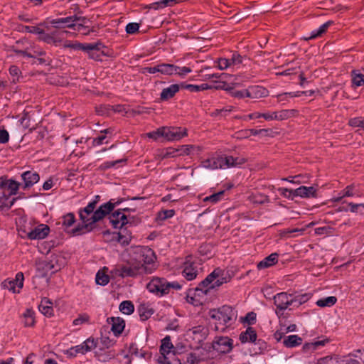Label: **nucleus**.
Here are the masks:
<instances>
[{
	"label": "nucleus",
	"mask_w": 364,
	"mask_h": 364,
	"mask_svg": "<svg viewBox=\"0 0 364 364\" xmlns=\"http://www.w3.org/2000/svg\"><path fill=\"white\" fill-rule=\"evenodd\" d=\"M122 201V200L115 201L114 199H111L101 205L96 210L95 209L97 201L90 202L86 207L80 210L79 216L82 224L72 230L73 235H81L93 231L97 227L98 223L109 215Z\"/></svg>",
	"instance_id": "f257e3e1"
},
{
	"label": "nucleus",
	"mask_w": 364,
	"mask_h": 364,
	"mask_svg": "<svg viewBox=\"0 0 364 364\" xmlns=\"http://www.w3.org/2000/svg\"><path fill=\"white\" fill-rule=\"evenodd\" d=\"M153 254V252L151 249L148 248H137V254L139 255V257L136 259H131L128 261L126 264L119 265L116 269L117 274L121 277H134L137 275H140L144 273L146 270V267L145 264L150 263L151 259H148L146 258H141V257H144L146 255Z\"/></svg>",
	"instance_id": "f03ea898"
},
{
	"label": "nucleus",
	"mask_w": 364,
	"mask_h": 364,
	"mask_svg": "<svg viewBox=\"0 0 364 364\" xmlns=\"http://www.w3.org/2000/svg\"><path fill=\"white\" fill-rule=\"evenodd\" d=\"M210 316L215 320V330L224 331L230 325V323L236 319V314L234 309L228 305H224L218 309L210 311Z\"/></svg>",
	"instance_id": "7ed1b4c3"
},
{
	"label": "nucleus",
	"mask_w": 364,
	"mask_h": 364,
	"mask_svg": "<svg viewBox=\"0 0 364 364\" xmlns=\"http://www.w3.org/2000/svg\"><path fill=\"white\" fill-rule=\"evenodd\" d=\"M182 286L178 282H169L165 278L154 277L146 284L148 291L158 296H163L170 292L171 289H181Z\"/></svg>",
	"instance_id": "20e7f679"
},
{
	"label": "nucleus",
	"mask_w": 364,
	"mask_h": 364,
	"mask_svg": "<svg viewBox=\"0 0 364 364\" xmlns=\"http://www.w3.org/2000/svg\"><path fill=\"white\" fill-rule=\"evenodd\" d=\"M214 274L215 273L209 274L205 279L198 284L197 287H196L194 289H189L188 294L187 295V299L188 302L193 304L194 298L191 296V294H193L195 296H203L207 295L210 291V290L215 289V287H211L214 282Z\"/></svg>",
	"instance_id": "39448f33"
},
{
	"label": "nucleus",
	"mask_w": 364,
	"mask_h": 364,
	"mask_svg": "<svg viewBox=\"0 0 364 364\" xmlns=\"http://www.w3.org/2000/svg\"><path fill=\"white\" fill-rule=\"evenodd\" d=\"M101 44L98 43H75L65 45V47L72 48L75 50H81L87 53L89 58L95 60H101L105 55L103 51L100 50Z\"/></svg>",
	"instance_id": "423d86ee"
},
{
	"label": "nucleus",
	"mask_w": 364,
	"mask_h": 364,
	"mask_svg": "<svg viewBox=\"0 0 364 364\" xmlns=\"http://www.w3.org/2000/svg\"><path fill=\"white\" fill-rule=\"evenodd\" d=\"M80 20H81L82 23H79L76 26V30L83 35L90 34V31H92V30L89 29L88 27L83 25V23H85V18H81L80 17L78 18L76 16H73L66 18H61L53 20L51 21V23L54 25V26L56 28H59L61 24H67V26L68 28H72L75 26L73 23L76 21Z\"/></svg>",
	"instance_id": "0eeeda50"
},
{
	"label": "nucleus",
	"mask_w": 364,
	"mask_h": 364,
	"mask_svg": "<svg viewBox=\"0 0 364 364\" xmlns=\"http://www.w3.org/2000/svg\"><path fill=\"white\" fill-rule=\"evenodd\" d=\"M199 272L198 259L191 255L186 257L183 265L182 275L188 281L196 278Z\"/></svg>",
	"instance_id": "6e6552de"
},
{
	"label": "nucleus",
	"mask_w": 364,
	"mask_h": 364,
	"mask_svg": "<svg viewBox=\"0 0 364 364\" xmlns=\"http://www.w3.org/2000/svg\"><path fill=\"white\" fill-rule=\"evenodd\" d=\"M134 217H129L121 210H118L112 213L109 217V223L114 228L122 229L124 225L132 224Z\"/></svg>",
	"instance_id": "1a4fd4ad"
},
{
	"label": "nucleus",
	"mask_w": 364,
	"mask_h": 364,
	"mask_svg": "<svg viewBox=\"0 0 364 364\" xmlns=\"http://www.w3.org/2000/svg\"><path fill=\"white\" fill-rule=\"evenodd\" d=\"M213 348L220 353H228L233 348V341L227 336H216L213 341Z\"/></svg>",
	"instance_id": "9d476101"
},
{
	"label": "nucleus",
	"mask_w": 364,
	"mask_h": 364,
	"mask_svg": "<svg viewBox=\"0 0 364 364\" xmlns=\"http://www.w3.org/2000/svg\"><path fill=\"white\" fill-rule=\"evenodd\" d=\"M163 137L169 141L179 140L187 136V129L186 128L172 127H161Z\"/></svg>",
	"instance_id": "9b49d317"
},
{
	"label": "nucleus",
	"mask_w": 364,
	"mask_h": 364,
	"mask_svg": "<svg viewBox=\"0 0 364 364\" xmlns=\"http://www.w3.org/2000/svg\"><path fill=\"white\" fill-rule=\"evenodd\" d=\"M97 347V341L93 338H89L80 345L71 347L68 353L72 356H76L78 353L85 354Z\"/></svg>",
	"instance_id": "f8f14e48"
},
{
	"label": "nucleus",
	"mask_w": 364,
	"mask_h": 364,
	"mask_svg": "<svg viewBox=\"0 0 364 364\" xmlns=\"http://www.w3.org/2000/svg\"><path fill=\"white\" fill-rule=\"evenodd\" d=\"M274 303L277 309L284 311L293 305V296L286 292H281L274 296Z\"/></svg>",
	"instance_id": "ddd939ff"
},
{
	"label": "nucleus",
	"mask_w": 364,
	"mask_h": 364,
	"mask_svg": "<svg viewBox=\"0 0 364 364\" xmlns=\"http://www.w3.org/2000/svg\"><path fill=\"white\" fill-rule=\"evenodd\" d=\"M211 273H215L213 284L211 286V287H215V289L231 280V276L229 272L220 268L215 269Z\"/></svg>",
	"instance_id": "4468645a"
},
{
	"label": "nucleus",
	"mask_w": 364,
	"mask_h": 364,
	"mask_svg": "<svg viewBox=\"0 0 364 364\" xmlns=\"http://www.w3.org/2000/svg\"><path fill=\"white\" fill-rule=\"evenodd\" d=\"M50 232V228L45 224H41L27 233L29 240H43Z\"/></svg>",
	"instance_id": "2eb2a0df"
},
{
	"label": "nucleus",
	"mask_w": 364,
	"mask_h": 364,
	"mask_svg": "<svg viewBox=\"0 0 364 364\" xmlns=\"http://www.w3.org/2000/svg\"><path fill=\"white\" fill-rule=\"evenodd\" d=\"M21 186V183L13 179H8L7 176H3L0 177V188H6L9 191V196L16 195Z\"/></svg>",
	"instance_id": "dca6fc26"
},
{
	"label": "nucleus",
	"mask_w": 364,
	"mask_h": 364,
	"mask_svg": "<svg viewBox=\"0 0 364 364\" xmlns=\"http://www.w3.org/2000/svg\"><path fill=\"white\" fill-rule=\"evenodd\" d=\"M221 165L223 168H228L231 167H236L241 166L247 162V159L242 156L233 157L232 156H227L225 157L220 156Z\"/></svg>",
	"instance_id": "f3484780"
},
{
	"label": "nucleus",
	"mask_w": 364,
	"mask_h": 364,
	"mask_svg": "<svg viewBox=\"0 0 364 364\" xmlns=\"http://www.w3.org/2000/svg\"><path fill=\"white\" fill-rule=\"evenodd\" d=\"M13 50L17 54L32 58L46 55V52L37 48L36 46H31L30 48H26L25 50H20L14 47Z\"/></svg>",
	"instance_id": "a211bd4d"
},
{
	"label": "nucleus",
	"mask_w": 364,
	"mask_h": 364,
	"mask_svg": "<svg viewBox=\"0 0 364 364\" xmlns=\"http://www.w3.org/2000/svg\"><path fill=\"white\" fill-rule=\"evenodd\" d=\"M21 178L23 181V188L27 189L32 187L34 184L38 182L40 176L38 173L26 171L21 174Z\"/></svg>",
	"instance_id": "6ab92c4d"
},
{
	"label": "nucleus",
	"mask_w": 364,
	"mask_h": 364,
	"mask_svg": "<svg viewBox=\"0 0 364 364\" xmlns=\"http://www.w3.org/2000/svg\"><path fill=\"white\" fill-rule=\"evenodd\" d=\"M294 196H299L301 198H316L317 197V193L316 189L313 187H306L301 186L299 187L296 189L294 190Z\"/></svg>",
	"instance_id": "aec40b11"
},
{
	"label": "nucleus",
	"mask_w": 364,
	"mask_h": 364,
	"mask_svg": "<svg viewBox=\"0 0 364 364\" xmlns=\"http://www.w3.org/2000/svg\"><path fill=\"white\" fill-rule=\"evenodd\" d=\"M117 353L114 350L99 348L95 352V356L100 362H108L116 356Z\"/></svg>",
	"instance_id": "412c9836"
},
{
	"label": "nucleus",
	"mask_w": 364,
	"mask_h": 364,
	"mask_svg": "<svg viewBox=\"0 0 364 364\" xmlns=\"http://www.w3.org/2000/svg\"><path fill=\"white\" fill-rule=\"evenodd\" d=\"M108 320H111V330L115 336H119L124 329L125 321L119 317H111Z\"/></svg>",
	"instance_id": "4be33fe9"
},
{
	"label": "nucleus",
	"mask_w": 364,
	"mask_h": 364,
	"mask_svg": "<svg viewBox=\"0 0 364 364\" xmlns=\"http://www.w3.org/2000/svg\"><path fill=\"white\" fill-rule=\"evenodd\" d=\"M180 87H181V85L178 84H173L169 87L163 89L160 95L161 100L166 101L173 97L176 93L179 91Z\"/></svg>",
	"instance_id": "5701e85b"
},
{
	"label": "nucleus",
	"mask_w": 364,
	"mask_h": 364,
	"mask_svg": "<svg viewBox=\"0 0 364 364\" xmlns=\"http://www.w3.org/2000/svg\"><path fill=\"white\" fill-rule=\"evenodd\" d=\"M113 237L123 246L128 245L132 238V232L128 231L127 228L121 229V231L114 235Z\"/></svg>",
	"instance_id": "b1692460"
},
{
	"label": "nucleus",
	"mask_w": 364,
	"mask_h": 364,
	"mask_svg": "<svg viewBox=\"0 0 364 364\" xmlns=\"http://www.w3.org/2000/svg\"><path fill=\"white\" fill-rule=\"evenodd\" d=\"M175 352L174 346L171 341V337L169 336H166L161 340V345L160 347L161 356L167 355L168 353H173Z\"/></svg>",
	"instance_id": "393cba45"
},
{
	"label": "nucleus",
	"mask_w": 364,
	"mask_h": 364,
	"mask_svg": "<svg viewBox=\"0 0 364 364\" xmlns=\"http://www.w3.org/2000/svg\"><path fill=\"white\" fill-rule=\"evenodd\" d=\"M257 337L256 331L252 327H248L245 331L240 333L239 338L242 343L247 342L254 343Z\"/></svg>",
	"instance_id": "a878e982"
},
{
	"label": "nucleus",
	"mask_w": 364,
	"mask_h": 364,
	"mask_svg": "<svg viewBox=\"0 0 364 364\" xmlns=\"http://www.w3.org/2000/svg\"><path fill=\"white\" fill-rule=\"evenodd\" d=\"M220 156L218 157H211L207 159L203 160L201 162L202 167L205 168L209 169H217V168H223V165H221Z\"/></svg>",
	"instance_id": "bb28decb"
},
{
	"label": "nucleus",
	"mask_w": 364,
	"mask_h": 364,
	"mask_svg": "<svg viewBox=\"0 0 364 364\" xmlns=\"http://www.w3.org/2000/svg\"><path fill=\"white\" fill-rule=\"evenodd\" d=\"M180 354L176 352L173 353H168L167 355L160 356L158 361L160 364H181V359L178 357Z\"/></svg>",
	"instance_id": "cd10ccee"
},
{
	"label": "nucleus",
	"mask_w": 364,
	"mask_h": 364,
	"mask_svg": "<svg viewBox=\"0 0 364 364\" xmlns=\"http://www.w3.org/2000/svg\"><path fill=\"white\" fill-rule=\"evenodd\" d=\"M278 262V254L272 253L268 257H265L263 260L260 261L257 267L259 269L269 267L275 264Z\"/></svg>",
	"instance_id": "c85d7f7f"
},
{
	"label": "nucleus",
	"mask_w": 364,
	"mask_h": 364,
	"mask_svg": "<svg viewBox=\"0 0 364 364\" xmlns=\"http://www.w3.org/2000/svg\"><path fill=\"white\" fill-rule=\"evenodd\" d=\"M302 341L298 335H291L284 338L283 344L287 348H294L300 346Z\"/></svg>",
	"instance_id": "c756f323"
},
{
	"label": "nucleus",
	"mask_w": 364,
	"mask_h": 364,
	"mask_svg": "<svg viewBox=\"0 0 364 364\" xmlns=\"http://www.w3.org/2000/svg\"><path fill=\"white\" fill-rule=\"evenodd\" d=\"M328 340L317 341L312 343H306L302 347V352L304 353H311L317 349L319 346H323Z\"/></svg>",
	"instance_id": "7c9ffc66"
},
{
	"label": "nucleus",
	"mask_w": 364,
	"mask_h": 364,
	"mask_svg": "<svg viewBox=\"0 0 364 364\" xmlns=\"http://www.w3.org/2000/svg\"><path fill=\"white\" fill-rule=\"evenodd\" d=\"M275 112V120H285L290 117L295 116L297 114V110L296 109H282L279 112Z\"/></svg>",
	"instance_id": "2f4dec72"
},
{
	"label": "nucleus",
	"mask_w": 364,
	"mask_h": 364,
	"mask_svg": "<svg viewBox=\"0 0 364 364\" xmlns=\"http://www.w3.org/2000/svg\"><path fill=\"white\" fill-rule=\"evenodd\" d=\"M138 312L141 320L146 321L153 315L154 311L152 308L145 304H141L138 307Z\"/></svg>",
	"instance_id": "473e14b6"
},
{
	"label": "nucleus",
	"mask_w": 364,
	"mask_h": 364,
	"mask_svg": "<svg viewBox=\"0 0 364 364\" xmlns=\"http://www.w3.org/2000/svg\"><path fill=\"white\" fill-rule=\"evenodd\" d=\"M184 1V0H162L159 2H154L150 5L151 9H158L167 6H173L177 4Z\"/></svg>",
	"instance_id": "72a5a7b5"
},
{
	"label": "nucleus",
	"mask_w": 364,
	"mask_h": 364,
	"mask_svg": "<svg viewBox=\"0 0 364 364\" xmlns=\"http://www.w3.org/2000/svg\"><path fill=\"white\" fill-rule=\"evenodd\" d=\"M181 86L182 88H184V89L188 90L191 92H195L202 91V90L213 89V86L211 85H208L207 83H203L200 85H191V84H187V85L181 84Z\"/></svg>",
	"instance_id": "f704fd0d"
},
{
	"label": "nucleus",
	"mask_w": 364,
	"mask_h": 364,
	"mask_svg": "<svg viewBox=\"0 0 364 364\" xmlns=\"http://www.w3.org/2000/svg\"><path fill=\"white\" fill-rule=\"evenodd\" d=\"M35 313L31 309H27L23 314V324L25 327H32L35 324Z\"/></svg>",
	"instance_id": "c9c22d12"
},
{
	"label": "nucleus",
	"mask_w": 364,
	"mask_h": 364,
	"mask_svg": "<svg viewBox=\"0 0 364 364\" xmlns=\"http://www.w3.org/2000/svg\"><path fill=\"white\" fill-rule=\"evenodd\" d=\"M23 280H24V276L22 272H18L16 275V278L13 281H10L9 282V286L8 288L10 290H12L13 292H16L15 290V285H16L18 289H21L23 286Z\"/></svg>",
	"instance_id": "e433bc0d"
},
{
	"label": "nucleus",
	"mask_w": 364,
	"mask_h": 364,
	"mask_svg": "<svg viewBox=\"0 0 364 364\" xmlns=\"http://www.w3.org/2000/svg\"><path fill=\"white\" fill-rule=\"evenodd\" d=\"M351 81L353 87H360L364 85V75L359 73L358 70H353L351 71Z\"/></svg>",
	"instance_id": "4c0bfd02"
},
{
	"label": "nucleus",
	"mask_w": 364,
	"mask_h": 364,
	"mask_svg": "<svg viewBox=\"0 0 364 364\" xmlns=\"http://www.w3.org/2000/svg\"><path fill=\"white\" fill-rule=\"evenodd\" d=\"M178 69V66L173 64L161 63L159 65V73L163 75H173Z\"/></svg>",
	"instance_id": "58836bf2"
},
{
	"label": "nucleus",
	"mask_w": 364,
	"mask_h": 364,
	"mask_svg": "<svg viewBox=\"0 0 364 364\" xmlns=\"http://www.w3.org/2000/svg\"><path fill=\"white\" fill-rule=\"evenodd\" d=\"M49 304H51V303L47 299L44 298L41 300L38 307L40 311L47 316H51L53 311V307Z\"/></svg>",
	"instance_id": "ea45409f"
},
{
	"label": "nucleus",
	"mask_w": 364,
	"mask_h": 364,
	"mask_svg": "<svg viewBox=\"0 0 364 364\" xmlns=\"http://www.w3.org/2000/svg\"><path fill=\"white\" fill-rule=\"evenodd\" d=\"M233 109L234 107L232 106H226L221 109H216L210 114V116L213 117H218L219 119L225 117L233 110Z\"/></svg>",
	"instance_id": "a19ab883"
},
{
	"label": "nucleus",
	"mask_w": 364,
	"mask_h": 364,
	"mask_svg": "<svg viewBox=\"0 0 364 364\" xmlns=\"http://www.w3.org/2000/svg\"><path fill=\"white\" fill-rule=\"evenodd\" d=\"M254 90H230L231 95L234 97L242 99L244 97L253 98Z\"/></svg>",
	"instance_id": "79ce46f5"
},
{
	"label": "nucleus",
	"mask_w": 364,
	"mask_h": 364,
	"mask_svg": "<svg viewBox=\"0 0 364 364\" xmlns=\"http://www.w3.org/2000/svg\"><path fill=\"white\" fill-rule=\"evenodd\" d=\"M337 301L336 296H331L323 299H318L316 301V305L319 307L332 306Z\"/></svg>",
	"instance_id": "37998d69"
},
{
	"label": "nucleus",
	"mask_w": 364,
	"mask_h": 364,
	"mask_svg": "<svg viewBox=\"0 0 364 364\" xmlns=\"http://www.w3.org/2000/svg\"><path fill=\"white\" fill-rule=\"evenodd\" d=\"M119 310L123 314L129 315L134 312V306L132 301H124L119 305Z\"/></svg>",
	"instance_id": "c03bdc74"
},
{
	"label": "nucleus",
	"mask_w": 364,
	"mask_h": 364,
	"mask_svg": "<svg viewBox=\"0 0 364 364\" xmlns=\"http://www.w3.org/2000/svg\"><path fill=\"white\" fill-rule=\"evenodd\" d=\"M225 194V191H221L218 193H213L203 199L204 202H210L211 203H216L221 200Z\"/></svg>",
	"instance_id": "a18cd8bd"
},
{
	"label": "nucleus",
	"mask_w": 364,
	"mask_h": 364,
	"mask_svg": "<svg viewBox=\"0 0 364 364\" xmlns=\"http://www.w3.org/2000/svg\"><path fill=\"white\" fill-rule=\"evenodd\" d=\"M330 24H331L330 21L326 22L325 23L322 24L318 28V30L312 31L309 38L312 39V38H316L318 36H321L323 33H324L326 31V30L328 28Z\"/></svg>",
	"instance_id": "49530a36"
},
{
	"label": "nucleus",
	"mask_w": 364,
	"mask_h": 364,
	"mask_svg": "<svg viewBox=\"0 0 364 364\" xmlns=\"http://www.w3.org/2000/svg\"><path fill=\"white\" fill-rule=\"evenodd\" d=\"M310 299V296L307 294L299 295V296H293V305L294 306H299L302 304H304Z\"/></svg>",
	"instance_id": "de8ad7c7"
},
{
	"label": "nucleus",
	"mask_w": 364,
	"mask_h": 364,
	"mask_svg": "<svg viewBox=\"0 0 364 364\" xmlns=\"http://www.w3.org/2000/svg\"><path fill=\"white\" fill-rule=\"evenodd\" d=\"M90 317L87 314H79L78 317L74 319L73 324L74 326L90 323Z\"/></svg>",
	"instance_id": "09e8293b"
},
{
	"label": "nucleus",
	"mask_w": 364,
	"mask_h": 364,
	"mask_svg": "<svg viewBox=\"0 0 364 364\" xmlns=\"http://www.w3.org/2000/svg\"><path fill=\"white\" fill-rule=\"evenodd\" d=\"M95 281L97 284L105 286L109 282V277L107 274L98 272L96 274Z\"/></svg>",
	"instance_id": "8fccbe9b"
},
{
	"label": "nucleus",
	"mask_w": 364,
	"mask_h": 364,
	"mask_svg": "<svg viewBox=\"0 0 364 364\" xmlns=\"http://www.w3.org/2000/svg\"><path fill=\"white\" fill-rule=\"evenodd\" d=\"M75 222V215L72 213H68L63 218V225L65 227H70Z\"/></svg>",
	"instance_id": "3c124183"
},
{
	"label": "nucleus",
	"mask_w": 364,
	"mask_h": 364,
	"mask_svg": "<svg viewBox=\"0 0 364 364\" xmlns=\"http://www.w3.org/2000/svg\"><path fill=\"white\" fill-rule=\"evenodd\" d=\"M348 124L353 127L364 129V117H355L349 120Z\"/></svg>",
	"instance_id": "603ef678"
},
{
	"label": "nucleus",
	"mask_w": 364,
	"mask_h": 364,
	"mask_svg": "<svg viewBox=\"0 0 364 364\" xmlns=\"http://www.w3.org/2000/svg\"><path fill=\"white\" fill-rule=\"evenodd\" d=\"M250 90H254V97H262L267 95V90L262 87H253L249 88Z\"/></svg>",
	"instance_id": "864d4df0"
},
{
	"label": "nucleus",
	"mask_w": 364,
	"mask_h": 364,
	"mask_svg": "<svg viewBox=\"0 0 364 364\" xmlns=\"http://www.w3.org/2000/svg\"><path fill=\"white\" fill-rule=\"evenodd\" d=\"M140 25L138 23H129L126 26V32L128 34L133 35L139 31Z\"/></svg>",
	"instance_id": "5fc2aeb1"
},
{
	"label": "nucleus",
	"mask_w": 364,
	"mask_h": 364,
	"mask_svg": "<svg viewBox=\"0 0 364 364\" xmlns=\"http://www.w3.org/2000/svg\"><path fill=\"white\" fill-rule=\"evenodd\" d=\"M122 160H116V161H105L104 162L103 164H102L98 169L100 171H105L112 167H114L115 165H117V164L122 162Z\"/></svg>",
	"instance_id": "6e6d98bb"
},
{
	"label": "nucleus",
	"mask_w": 364,
	"mask_h": 364,
	"mask_svg": "<svg viewBox=\"0 0 364 364\" xmlns=\"http://www.w3.org/2000/svg\"><path fill=\"white\" fill-rule=\"evenodd\" d=\"M178 156H181V153H180V148L174 149L170 147L166 149L165 154H164V158L176 157Z\"/></svg>",
	"instance_id": "4d7b16f0"
},
{
	"label": "nucleus",
	"mask_w": 364,
	"mask_h": 364,
	"mask_svg": "<svg viewBox=\"0 0 364 364\" xmlns=\"http://www.w3.org/2000/svg\"><path fill=\"white\" fill-rule=\"evenodd\" d=\"M306 92L304 91H297L295 92H285L278 95V97L280 100H284L287 98V96L290 97H300L303 94H306Z\"/></svg>",
	"instance_id": "13d9d810"
},
{
	"label": "nucleus",
	"mask_w": 364,
	"mask_h": 364,
	"mask_svg": "<svg viewBox=\"0 0 364 364\" xmlns=\"http://www.w3.org/2000/svg\"><path fill=\"white\" fill-rule=\"evenodd\" d=\"M9 73L13 76V82L16 83L18 81V75L20 73V70L16 65H11L9 68Z\"/></svg>",
	"instance_id": "bf43d9fd"
},
{
	"label": "nucleus",
	"mask_w": 364,
	"mask_h": 364,
	"mask_svg": "<svg viewBox=\"0 0 364 364\" xmlns=\"http://www.w3.org/2000/svg\"><path fill=\"white\" fill-rule=\"evenodd\" d=\"M41 39L42 41H43L44 42L47 43H54V44H56L57 42H59L60 41H58L55 39V38L50 35V34H48V33H45L43 32V33H41Z\"/></svg>",
	"instance_id": "052dcab7"
},
{
	"label": "nucleus",
	"mask_w": 364,
	"mask_h": 364,
	"mask_svg": "<svg viewBox=\"0 0 364 364\" xmlns=\"http://www.w3.org/2000/svg\"><path fill=\"white\" fill-rule=\"evenodd\" d=\"M231 66L230 60L227 58H219L218 60V68L220 70H225Z\"/></svg>",
	"instance_id": "680f3d73"
},
{
	"label": "nucleus",
	"mask_w": 364,
	"mask_h": 364,
	"mask_svg": "<svg viewBox=\"0 0 364 364\" xmlns=\"http://www.w3.org/2000/svg\"><path fill=\"white\" fill-rule=\"evenodd\" d=\"M100 343L102 346L100 348L109 349L112 346H114V342L109 339L108 337H102L101 338Z\"/></svg>",
	"instance_id": "e2e57ef3"
},
{
	"label": "nucleus",
	"mask_w": 364,
	"mask_h": 364,
	"mask_svg": "<svg viewBox=\"0 0 364 364\" xmlns=\"http://www.w3.org/2000/svg\"><path fill=\"white\" fill-rule=\"evenodd\" d=\"M336 359L333 356H326L317 361V364H336Z\"/></svg>",
	"instance_id": "0e129e2a"
},
{
	"label": "nucleus",
	"mask_w": 364,
	"mask_h": 364,
	"mask_svg": "<svg viewBox=\"0 0 364 364\" xmlns=\"http://www.w3.org/2000/svg\"><path fill=\"white\" fill-rule=\"evenodd\" d=\"M278 191L282 196H283L284 197H286L287 198L293 199L294 197V193H293L294 190L288 189L287 188H279L278 189Z\"/></svg>",
	"instance_id": "69168bd1"
},
{
	"label": "nucleus",
	"mask_w": 364,
	"mask_h": 364,
	"mask_svg": "<svg viewBox=\"0 0 364 364\" xmlns=\"http://www.w3.org/2000/svg\"><path fill=\"white\" fill-rule=\"evenodd\" d=\"M23 30L26 32L36 34H41L43 33V30L38 26H23Z\"/></svg>",
	"instance_id": "338daca9"
},
{
	"label": "nucleus",
	"mask_w": 364,
	"mask_h": 364,
	"mask_svg": "<svg viewBox=\"0 0 364 364\" xmlns=\"http://www.w3.org/2000/svg\"><path fill=\"white\" fill-rule=\"evenodd\" d=\"M175 215L173 210H165L159 213V216L162 220H166L172 218Z\"/></svg>",
	"instance_id": "774afa93"
}]
</instances>
